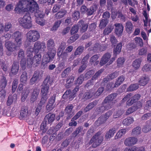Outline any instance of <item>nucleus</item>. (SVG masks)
I'll list each match as a JSON object with an SVG mask.
<instances>
[{
  "label": "nucleus",
  "mask_w": 151,
  "mask_h": 151,
  "mask_svg": "<svg viewBox=\"0 0 151 151\" xmlns=\"http://www.w3.org/2000/svg\"><path fill=\"white\" fill-rule=\"evenodd\" d=\"M125 28L127 32L128 33H131L132 32L133 26L131 22H128L126 23Z\"/></svg>",
  "instance_id": "2f4dec72"
},
{
  "label": "nucleus",
  "mask_w": 151,
  "mask_h": 151,
  "mask_svg": "<svg viewBox=\"0 0 151 151\" xmlns=\"http://www.w3.org/2000/svg\"><path fill=\"white\" fill-rule=\"evenodd\" d=\"M108 22V20L102 19L100 22L99 27L101 29L104 28L106 27Z\"/></svg>",
  "instance_id": "8fccbe9b"
},
{
  "label": "nucleus",
  "mask_w": 151,
  "mask_h": 151,
  "mask_svg": "<svg viewBox=\"0 0 151 151\" xmlns=\"http://www.w3.org/2000/svg\"><path fill=\"white\" fill-rule=\"evenodd\" d=\"M134 121V120L133 118L128 117L123 120L122 123L124 125L128 126L132 123Z\"/></svg>",
  "instance_id": "cd10ccee"
},
{
  "label": "nucleus",
  "mask_w": 151,
  "mask_h": 151,
  "mask_svg": "<svg viewBox=\"0 0 151 151\" xmlns=\"http://www.w3.org/2000/svg\"><path fill=\"white\" fill-rule=\"evenodd\" d=\"M21 26L25 29H30L32 27V18L29 13H26L23 17L19 19Z\"/></svg>",
  "instance_id": "7ed1b4c3"
},
{
  "label": "nucleus",
  "mask_w": 151,
  "mask_h": 151,
  "mask_svg": "<svg viewBox=\"0 0 151 151\" xmlns=\"http://www.w3.org/2000/svg\"><path fill=\"white\" fill-rule=\"evenodd\" d=\"M116 96L117 95L116 93H113L109 95L105 99L104 101V102L108 104L109 106H111L113 103L112 101L116 97Z\"/></svg>",
  "instance_id": "412c9836"
},
{
  "label": "nucleus",
  "mask_w": 151,
  "mask_h": 151,
  "mask_svg": "<svg viewBox=\"0 0 151 151\" xmlns=\"http://www.w3.org/2000/svg\"><path fill=\"white\" fill-rule=\"evenodd\" d=\"M45 44L44 42H35L34 45V49L29 48L31 52L35 51V52H39L42 51L44 50L45 48Z\"/></svg>",
  "instance_id": "0eeeda50"
},
{
  "label": "nucleus",
  "mask_w": 151,
  "mask_h": 151,
  "mask_svg": "<svg viewBox=\"0 0 151 151\" xmlns=\"http://www.w3.org/2000/svg\"><path fill=\"white\" fill-rule=\"evenodd\" d=\"M39 91V90L37 89L36 88L34 89L30 98L31 102L33 103L38 99Z\"/></svg>",
  "instance_id": "aec40b11"
},
{
  "label": "nucleus",
  "mask_w": 151,
  "mask_h": 151,
  "mask_svg": "<svg viewBox=\"0 0 151 151\" xmlns=\"http://www.w3.org/2000/svg\"><path fill=\"white\" fill-rule=\"evenodd\" d=\"M56 95H54L50 99L47 105L46 106V109L48 111H51L55 107Z\"/></svg>",
  "instance_id": "2eb2a0df"
},
{
  "label": "nucleus",
  "mask_w": 151,
  "mask_h": 151,
  "mask_svg": "<svg viewBox=\"0 0 151 151\" xmlns=\"http://www.w3.org/2000/svg\"><path fill=\"white\" fill-rule=\"evenodd\" d=\"M115 27V32L118 36L121 35L123 31L124 27L121 24L116 23L114 24Z\"/></svg>",
  "instance_id": "6ab92c4d"
},
{
  "label": "nucleus",
  "mask_w": 151,
  "mask_h": 151,
  "mask_svg": "<svg viewBox=\"0 0 151 151\" xmlns=\"http://www.w3.org/2000/svg\"><path fill=\"white\" fill-rule=\"evenodd\" d=\"M141 62V60L140 59H136L133 62L132 66L136 69H137L139 68Z\"/></svg>",
  "instance_id": "72a5a7b5"
},
{
  "label": "nucleus",
  "mask_w": 151,
  "mask_h": 151,
  "mask_svg": "<svg viewBox=\"0 0 151 151\" xmlns=\"http://www.w3.org/2000/svg\"><path fill=\"white\" fill-rule=\"evenodd\" d=\"M19 68V64L18 63H14L13 64L11 70V73L13 75H15L18 73Z\"/></svg>",
  "instance_id": "4be33fe9"
},
{
  "label": "nucleus",
  "mask_w": 151,
  "mask_h": 151,
  "mask_svg": "<svg viewBox=\"0 0 151 151\" xmlns=\"http://www.w3.org/2000/svg\"><path fill=\"white\" fill-rule=\"evenodd\" d=\"M124 79V77L123 76H119L117 78V80L116 81L114 86H113V83H111L107 85V87L108 89L110 90L111 88L117 87L123 82Z\"/></svg>",
  "instance_id": "1a4fd4ad"
},
{
  "label": "nucleus",
  "mask_w": 151,
  "mask_h": 151,
  "mask_svg": "<svg viewBox=\"0 0 151 151\" xmlns=\"http://www.w3.org/2000/svg\"><path fill=\"white\" fill-rule=\"evenodd\" d=\"M7 82L6 78L4 77H3L1 80V84L0 87L2 88H4L6 85Z\"/></svg>",
  "instance_id": "3c124183"
},
{
  "label": "nucleus",
  "mask_w": 151,
  "mask_h": 151,
  "mask_svg": "<svg viewBox=\"0 0 151 151\" xmlns=\"http://www.w3.org/2000/svg\"><path fill=\"white\" fill-rule=\"evenodd\" d=\"M55 51H53V52H47V54L45 55L43 59V63L47 64L52 60L56 53H54Z\"/></svg>",
  "instance_id": "9b49d317"
},
{
  "label": "nucleus",
  "mask_w": 151,
  "mask_h": 151,
  "mask_svg": "<svg viewBox=\"0 0 151 151\" xmlns=\"http://www.w3.org/2000/svg\"><path fill=\"white\" fill-rule=\"evenodd\" d=\"M42 73L38 71L35 72L30 81V84L33 85L38 81L42 78Z\"/></svg>",
  "instance_id": "9d476101"
},
{
  "label": "nucleus",
  "mask_w": 151,
  "mask_h": 151,
  "mask_svg": "<svg viewBox=\"0 0 151 151\" xmlns=\"http://www.w3.org/2000/svg\"><path fill=\"white\" fill-rule=\"evenodd\" d=\"M78 26H82L81 31L82 32H84L86 30L88 27V25L87 24H84L83 21H81L78 23Z\"/></svg>",
  "instance_id": "c85d7f7f"
},
{
  "label": "nucleus",
  "mask_w": 151,
  "mask_h": 151,
  "mask_svg": "<svg viewBox=\"0 0 151 151\" xmlns=\"http://www.w3.org/2000/svg\"><path fill=\"white\" fill-rule=\"evenodd\" d=\"M111 55L109 53H106L104 54L101 58L100 62L101 65L102 66L104 64L109 65L112 64L115 59L114 58H111Z\"/></svg>",
  "instance_id": "423d86ee"
},
{
  "label": "nucleus",
  "mask_w": 151,
  "mask_h": 151,
  "mask_svg": "<svg viewBox=\"0 0 151 151\" xmlns=\"http://www.w3.org/2000/svg\"><path fill=\"white\" fill-rule=\"evenodd\" d=\"M97 7L96 5L91 6L89 9H88L87 14L88 15H91L93 14L97 9Z\"/></svg>",
  "instance_id": "e433bc0d"
},
{
  "label": "nucleus",
  "mask_w": 151,
  "mask_h": 151,
  "mask_svg": "<svg viewBox=\"0 0 151 151\" xmlns=\"http://www.w3.org/2000/svg\"><path fill=\"white\" fill-rule=\"evenodd\" d=\"M139 87L137 84H132L127 88V90L128 91H132L137 90Z\"/></svg>",
  "instance_id": "c03bdc74"
},
{
  "label": "nucleus",
  "mask_w": 151,
  "mask_h": 151,
  "mask_svg": "<svg viewBox=\"0 0 151 151\" xmlns=\"http://www.w3.org/2000/svg\"><path fill=\"white\" fill-rule=\"evenodd\" d=\"M47 45L48 52H53V51H55V52H53V53H56V50L55 47V43L53 40L50 39L48 40Z\"/></svg>",
  "instance_id": "f3484780"
},
{
  "label": "nucleus",
  "mask_w": 151,
  "mask_h": 151,
  "mask_svg": "<svg viewBox=\"0 0 151 151\" xmlns=\"http://www.w3.org/2000/svg\"><path fill=\"white\" fill-rule=\"evenodd\" d=\"M25 55L24 52L22 49H20L18 52V58L19 60H21L20 65L23 69L25 68L26 63L24 62Z\"/></svg>",
  "instance_id": "dca6fc26"
},
{
  "label": "nucleus",
  "mask_w": 151,
  "mask_h": 151,
  "mask_svg": "<svg viewBox=\"0 0 151 151\" xmlns=\"http://www.w3.org/2000/svg\"><path fill=\"white\" fill-rule=\"evenodd\" d=\"M60 23L61 22L60 21L58 20L56 21L53 27L51 28V30L52 31H55L57 30L60 26Z\"/></svg>",
  "instance_id": "5fc2aeb1"
},
{
  "label": "nucleus",
  "mask_w": 151,
  "mask_h": 151,
  "mask_svg": "<svg viewBox=\"0 0 151 151\" xmlns=\"http://www.w3.org/2000/svg\"><path fill=\"white\" fill-rule=\"evenodd\" d=\"M137 138L130 137L126 138L124 141V145L127 146H130L136 144L137 142Z\"/></svg>",
  "instance_id": "ddd939ff"
},
{
  "label": "nucleus",
  "mask_w": 151,
  "mask_h": 151,
  "mask_svg": "<svg viewBox=\"0 0 151 151\" xmlns=\"http://www.w3.org/2000/svg\"><path fill=\"white\" fill-rule=\"evenodd\" d=\"M149 79L148 77L145 76L141 79L139 82L141 86H144L148 82Z\"/></svg>",
  "instance_id": "f704fd0d"
},
{
  "label": "nucleus",
  "mask_w": 151,
  "mask_h": 151,
  "mask_svg": "<svg viewBox=\"0 0 151 151\" xmlns=\"http://www.w3.org/2000/svg\"><path fill=\"white\" fill-rule=\"evenodd\" d=\"M78 30V26L77 25H75L72 27L70 31L71 34H74L76 33Z\"/></svg>",
  "instance_id": "680f3d73"
},
{
  "label": "nucleus",
  "mask_w": 151,
  "mask_h": 151,
  "mask_svg": "<svg viewBox=\"0 0 151 151\" xmlns=\"http://www.w3.org/2000/svg\"><path fill=\"white\" fill-rule=\"evenodd\" d=\"M65 44L62 43L59 46L58 50L57 55L58 56H61V58H64L67 56L68 54L66 52L63 53V51L65 48Z\"/></svg>",
  "instance_id": "f8f14e48"
},
{
  "label": "nucleus",
  "mask_w": 151,
  "mask_h": 151,
  "mask_svg": "<svg viewBox=\"0 0 151 151\" xmlns=\"http://www.w3.org/2000/svg\"><path fill=\"white\" fill-rule=\"evenodd\" d=\"M42 18L37 17L36 22L39 24L41 26H43L45 24V21H44Z\"/></svg>",
  "instance_id": "e2e57ef3"
},
{
  "label": "nucleus",
  "mask_w": 151,
  "mask_h": 151,
  "mask_svg": "<svg viewBox=\"0 0 151 151\" xmlns=\"http://www.w3.org/2000/svg\"><path fill=\"white\" fill-rule=\"evenodd\" d=\"M55 116L54 114L49 113L46 116L45 119L47 121L48 123L50 124L55 120Z\"/></svg>",
  "instance_id": "5701e85b"
},
{
  "label": "nucleus",
  "mask_w": 151,
  "mask_h": 151,
  "mask_svg": "<svg viewBox=\"0 0 151 151\" xmlns=\"http://www.w3.org/2000/svg\"><path fill=\"white\" fill-rule=\"evenodd\" d=\"M6 95V91L2 89L0 91V100H4L5 98Z\"/></svg>",
  "instance_id": "0e129e2a"
},
{
  "label": "nucleus",
  "mask_w": 151,
  "mask_h": 151,
  "mask_svg": "<svg viewBox=\"0 0 151 151\" xmlns=\"http://www.w3.org/2000/svg\"><path fill=\"white\" fill-rule=\"evenodd\" d=\"M79 37V36L78 35H76L70 37V39L68 40V42L69 43L71 44L77 39Z\"/></svg>",
  "instance_id": "09e8293b"
},
{
  "label": "nucleus",
  "mask_w": 151,
  "mask_h": 151,
  "mask_svg": "<svg viewBox=\"0 0 151 151\" xmlns=\"http://www.w3.org/2000/svg\"><path fill=\"white\" fill-rule=\"evenodd\" d=\"M143 71H149L151 70V65L149 64H145L142 68Z\"/></svg>",
  "instance_id": "69168bd1"
},
{
  "label": "nucleus",
  "mask_w": 151,
  "mask_h": 151,
  "mask_svg": "<svg viewBox=\"0 0 151 151\" xmlns=\"http://www.w3.org/2000/svg\"><path fill=\"white\" fill-rule=\"evenodd\" d=\"M101 46L98 43H96L94 45L92 48H89V50H93L94 51H100L101 49Z\"/></svg>",
  "instance_id": "49530a36"
},
{
  "label": "nucleus",
  "mask_w": 151,
  "mask_h": 151,
  "mask_svg": "<svg viewBox=\"0 0 151 151\" xmlns=\"http://www.w3.org/2000/svg\"><path fill=\"white\" fill-rule=\"evenodd\" d=\"M27 80V73L26 72H24L21 75L20 78L21 82L24 83H26Z\"/></svg>",
  "instance_id": "ea45409f"
},
{
  "label": "nucleus",
  "mask_w": 151,
  "mask_h": 151,
  "mask_svg": "<svg viewBox=\"0 0 151 151\" xmlns=\"http://www.w3.org/2000/svg\"><path fill=\"white\" fill-rule=\"evenodd\" d=\"M66 96L67 97H68L69 98L72 100L75 97L74 94H73V93H71L70 90H68L63 95V96L65 97Z\"/></svg>",
  "instance_id": "37998d69"
},
{
  "label": "nucleus",
  "mask_w": 151,
  "mask_h": 151,
  "mask_svg": "<svg viewBox=\"0 0 151 151\" xmlns=\"http://www.w3.org/2000/svg\"><path fill=\"white\" fill-rule=\"evenodd\" d=\"M51 84V81L48 78H47L44 81L42 85L41 89L42 98L39 104V106H42L46 102L49 97L48 95L49 85Z\"/></svg>",
  "instance_id": "f03ea898"
},
{
  "label": "nucleus",
  "mask_w": 151,
  "mask_h": 151,
  "mask_svg": "<svg viewBox=\"0 0 151 151\" xmlns=\"http://www.w3.org/2000/svg\"><path fill=\"white\" fill-rule=\"evenodd\" d=\"M67 13V11L64 9H61V10L55 14V17L57 19L61 18L64 16Z\"/></svg>",
  "instance_id": "a878e982"
},
{
  "label": "nucleus",
  "mask_w": 151,
  "mask_h": 151,
  "mask_svg": "<svg viewBox=\"0 0 151 151\" xmlns=\"http://www.w3.org/2000/svg\"><path fill=\"white\" fill-rule=\"evenodd\" d=\"M140 128L139 127H137L132 130V134L134 136H136L140 134Z\"/></svg>",
  "instance_id": "a18cd8bd"
},
{
  "label": "nucleus",
  "mask_w": 151,
  "mask_h": 151,
  "mask_svg": "<svg viewBox=\"0 0 151 151\" xmlns=\"http://www.w3.org/2000/svg\"><path fill=\"white\" fill-rule=\"evenodd\" d=\"M40 33L36 30L29 31L26 34L27 41L29 42H33L40 38Z\"/></svg>",
  "instance_id": "20e7f679"
},
{
  "label": "nucleus",
  "mask_w": 151,
  "mask_h": 151,
  "mask_svg": "<svg viewBox=\"0 0 151 151\" xmlns=\"http://www.w3.org/2000/svg\"><path fill=\"white\" fill-rule=\"evenodd\" d=\"M14 5L13 3L9 4L6 6L5 9L7 11H11L13 9Z\"/></svg>",
  "instance_id": "338daca9"
},
{
  "label": "nucleus",
  "mask_w": 151,
  "mask_h": 151,
  "mask_svg": "<svg viewBox=\"0 0 151 151\" xmlns=\"http://www.w3.org/2000/svg\"><path fill=\"white\" fill-rule=\"evenodd\" d=\"M17 96L16 94L12 96H9L8 100L7 102V104L8 106H10L13 102L14 100L17 99Z\"/></svg>",
  "instance_id": "c9c22d12"
},
{
  "label": "nucleus",
  "mask_w": 151,
  "mask_h": 151,
  "mask_svg": "<svg viewBox=\"0 0 151 151\" xmlns=\"http://www.w3.org/2000/svg\"><path fill=\"white\" fill-rule=\"evenodd\" d=\"M27 53L28 55L27 56V58L26 60V62L25 61L26 64L27 66L29 67H30L32 65L34 64V60L33 58V55L32 54V52L30 51L29 50V48H28L27 50Z\"/></svg>",
  "instance_id": "4468645a"
},
{
  "label": "nucleus",
  "mask_w": 151,
  "mask_h": 151,
  "mask_svg": "<svg viewBox=\"0 0 151 151\" xmlns=\"http://www.w3.org/2000/svg\"><path fill=\"white\" fill-rule=\"evenodd\" d=\"M107 119L105 116L102 115L98 118L96 122L97 124H101L104 123Z\"/></svg>",
  "instance_id": "79ce46f5"
},
{
  "label": "nucleus",
  "mask_w": 151,
  "mask_h": 151,
  "mask_svg": "<svg viewBox=\"0 0 151 151\" xmlns=\"http://www.w3.org/2000/svg\"><path fill=\"white\" fill-rule=\"evenodd\" d=\"M104 105L101 107L100 108L98 109L97 111L100 113L106 110H108L111 108V106H109L108 104L106 103H103Z\"/></svg>",
  "instance_id": "bb28decb"
},
{
  "label": "nucleus",
  "mask_w": 151,
  "mask_h": 151,
  "mask_svg": "<svg viewBox=\"0 0 151 151\" xmlns=\"http://www.w3.org/2000/svg\"><path fill=\"white\" fill-rule=\"evenodd\" d=\"M94 73V72L93 70H90L87 72L84 75V79L86 80L89 78Z\"/></svg>",
  "instance_id": "603ef678"
},
{
  "label": "nucleus",
  "mask_w": 151,
  "mask_h": 151,
  "mask_svg": "<svg viewBox=\"0 0 151 151\" xmlns=\"http://www.w3.org/2000/svg\"><path fill=\"white\" fill-rule=\"evenodd\" d=\"M84 50V47H79L78 48L75 52V55H78L81 54L83 52Z\"/></svg>",
  "instance_id": "13d9d810"
},
{
  "label": "nucleus",
  "mask_w": 151,
  "mask_h": 151,
  "mask_svg": "<svg viewBox=\"0 0 151 151\" xmlns=\"http://www.w3.org/2000/svg\"><path fill=\"white\" fill-rule=\"evenodd\" d=\"M116 132V130L115 128H112L110 129L109 131L106 132L105 136V138L107 139L110 138L114 135Z\"/></svg>",
  "instance_id": "393cba45"
},
{
  "label": "nucleus",
  "mask_w": 151,
  "mask_h": 151,
  "mask_svg": "<svg viewBox=\"0 0 151 151\" xmlns=\"http://www.w3.org/2000/svg\"><path fill=\"white\" fill-rule=\"evenodd\" d=\"M113 29V26L110 25L108 26L104 30V34L105 35L109 34L111 32Z\"/></svg>",
  "instance_id": "de8ad7c7"
},
{
  "label": "nucleus",
  "mask_w": 151,
  "mask_h": 151,
  "mask_svg": "<svg viewBox=\"0 0 151 151\" xmlns=\"http://www.w3.org/2000/svg\"><path fill=\"white\" fill-rule=\"evenodd\" d=\"M99 56L98 55H95L93 56L91 58L90 62L91 63H95L94 65H97L99 63V61H97L99 58Z\"/></svg>",
  "instance_id": "a19ab883"
},
{
  "label": "nucleus",
  "mask_w": 151,
  "mask_h": 151,
  "mask_svg": "<svg viewBox=\"0 0 151 151\" xmlns=\"http://www.w3.org/2000/svg\"><path fill=\"white\" fill-rule=\"evenodd\" d=\"M140 97V96L139 94H136L133 97L131 100L128 101L127 102V105L130 106L132 105L134 103L137 101Z\"/></svg>",
  "instance_id": "b1692460"
},
{
  "label": "nucleus",
  "mask_w": 151,
  "mask_h": 151,
  "mask_svg": "<svg viewBox=\"0 0 151 151\" xmlns=\"http://www.w3.org/2000/svg\"><path fill=\"white\" fill-rule=\"evenodd\" d=\"M12 24L9 22L6 23L4 26V31L5 32L8 31L9 29L12 27Z\"/></svg>",
  "instance_id": "774afa93"
},
{
  "label": "nucleus",
  "mask_w": 151,
  "mask_h": 151,
  "mask_svg": "<svg viewBox=\"0 0 151 151\" xmlns=\"http://www.w3.org/2000/svg\"><path fill=\"white\" fill-rule=\"evenodd\" d=\"M34 60V64H39L41 62V56L40 53L36 54L33 58Z\"/></svg>",
  "instance_id": "4c0bfd02"
},
{
  "label": "nucleus",
  "mask_w": 151,
  "mask_h": 151,
  "mask_svg": "<svg viewBox=\"0 0 151 151\" xmlns=\"http://www.w3.org/2000/svg\"><path fill=\"white\" fill-rule=\"evenodd\" d=\"M122 43L120 42L118 44L116 48L114 49V54L115 56H116L117 55L119 54L120 53L122 49Z\"/></svg>",
  "instance_id": "7c9ffc66"
},
{
  "label": "nucleus",
  "mask_w": 151,
  "mask_h": 151,
  "mask_svg": "<svg viewBox=\"0 0 151 151\" xmlns=\"http://www.w3.org/2000/svg\"><path fill=\"white\" fill-rule=\"evenodd\" d=\"M118 15V17L122 19H124L125 17L122 14L120 13H116L115 12H112L111 17L113 19H115L116 16Z\"/></svg>",
  "instance_id": "58836bf2"
},
{
  "label": "nucleus",
  "mask_w": 151,
  "mask_h": 151,
  "mask_svg": "<svg viewBox=\"0 0 151 151\" xmlns=\"http://www.w3.org/2000/svg\"><path fill=\"white\" fill-rule=\"evenodd\" d=\"M103 140V137L100 132L96 133L91 138L90 143L92 144V147H96L99 145Z\"/></svg>",
  "instance_id": "39448f33"
},
{
  "label": "nucleus",
  "mask_w": 151,
  "mask_h": 151,
  "mask_svg": "<svg viewBox=\"0 0 151 151\" xmlns=\"http://www.w3.org/2000/svg\"><path fill=\"white\" fill-rule=\"evenodd\" d=\"M27 111L26 107H23L22 108L21 111L20 115L21 116L24 117L27 115Z\"/></svg>",
  "instance_id": "864d4df0"
},
{
  "label": "nucleus",
  "mask_w": 151,
  "mask_h": 151,
  "mask_svg": "<svg viewBox=\"0 0 151 151\" xmlns=\"http://www.w3.org/2000/svg\"><path fill=\"white\" fill-rule=\"evenodd\" d=\"M84 77V76L83 75H81L78 78L77 80L76 81V84H78V85L81 84L84 79H85Z\"/></svg>",
  "instance_id": "6e6d98bb"
},
{
  "label": "nucleus",
  "mask_w": 151,
  "mask_h": 151,
  "mask_svg": "<svg viewBox=\"0 0 151 151\" xmlns=\"http://www.w3.org/2000/svg\"><path fill=\"white\" fill-rule=\"evenodd\" d=\"M127 130L126 129H122L120 130L118 132L115 136V139H117L120 138L123 135L126 133Z\"/></svg>",
  "instance_id": "c756f323"
},
{
  "label": "nucleus",
  "mask_w": 151,
  "mask_h": 151,
  "mask_svg": "<svg viewBox=\"0 0 151 151\" xmlns=\"http://www.w3.org/2000/svg\"><path fill=\"white\" fill-rule=\"evenodd\" d=\"M14 10L17 14L29 11L34 12L36 17L43 18L44 15L43 12L40 9L38 4L35 0H19Z\"/></svg>",
  "instance_id": "f257e3e1"
},
{
  "label": "nucleus",
  "mask_w": 151,
  "mask_h": 151,
  "mask_svg": "<svg viewBox=\"0 0 151 151\" xmlns=\"http://www.w3.org/2000/svg\"><path fill=\"white\" fill-rule=\"evenodd\" d=\"M83 127H80L77 128L75 131L72 134L73 137H76L78 134L80 133L81 131L82 130Z\"/></svg>",
  "instance_id": "bf43d9fd"
},
{
  "label": "nucleus",
  "mask_w": 151,
  "mask_h": 151,
  "mask_svg": "<svg viewBox=\"0 0 151 151\" xmlns=\"http://www.w3.org/2000/svg\"><path fill=\"white\" fill-rule=\"evenodd\" d=\"M12 36L14 37L15 40L17 38L19 39L22 38L21 32L18 31H17L14 32L12 35Z\"/></svg>",
  "instance_id": "4d7b16f0"
},
{
  "label": "nucleus",
  "mask_w": 151,
  "mask_h": 151,
  "mask_svg": "<svg viewBox=\"0 0 151 151\" xmlns=\"http://www.w3.org/2000/svg\"><path fill=\"white\" fill-rule=\"evenodd\" d=\"M144 16L145 19H143L144 22V25L145 27V29L147 30V29H149L150 27V20L149 18L148 15L146 11H144L143 14Z\"/></svg>",
  "instance_id": "a211bd4d"
},
{
  "label": "nucleus",
  "mask_w": 151,
  "mask_h": 151,
  "mask_svg": "<svg viewBox=\"0 0 151 151\" xmlns=\"http://www.w3.org/2000/svg\"><path fill=\"white\" fill-rule=\"evenodd\" d=\"M5 47L8 50L6 53L8 56L11 55L12 52L17 50V47L16 45L11 41H8L5 44Z\"/></svg>",
  "instance_id": "6e6552de"
},
{
  "label": "nucleus",
  "mask_w": 151,
  "mask_h": 151,
  "mask_svg": "<svg viewBox=\"0 0 151 151\" xmlns=\"http://www.w3.org/2000/svg\"><path fill=\"white\" fill-rule=\"evenodd\" d=\"M125 59L123 58H119L117 60V65L120 67L122 66L124 63Z\"/></svg>",
  "instance_id": "052dcab7"
},
{
  "label": "nucleus",
  "mask_w": 151,
  "mask_h": 151,
  "mask_svg": "<svg viewBox=\"0 0 151 151\" xmlns=\"http://www.w3.org/2000/svg\"><path fill=\"white\" fill-rule=\"evenodd\" d=\"M95 92L93 90H90L89 92L85 93L84 95V98L88 99L91 98L93 95H94Z\"/></svg>",
  "instance_id": "473e14b6"
}]
</instances>
